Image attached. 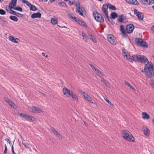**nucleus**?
<instances>
[{
  "instance_id": "f257e3e1",
  "label": "nucleus",
  "mask_w": 154,
  "mask_h": 154,
  "mask_svg": "<svg viewBox=\"0 0 154 154\" xmlns=\"http://www.w3.org/2000/svg\"><path fill=\"white\" fill-rule=\"evenodd\" d=\"M144 70L146 75L149 78H151L154 75V70L153 65L151 62H148L144 67Z\"/></svg>"
},
{
  "instance_id": "f03ea898",
  "label": "nucleus",
  "mask_w": 154,
  "mask_h": 154,
  "mask_svg": "<svg viewBox=\"0 0 154 154\" xmlns=\"http://www.w3.org/2000/svg\"><path fill=\"white\" fill-rule=\"evenodd\" d=\"M122 137L125 139L129 141L135 142V139L131 133L127 130H123L122 133Z\"/></svg>"
},
{
  "instance_id": "7ed1b4c3",
  "label": "nucleus",
  "mask_w": 154,
  "mask_h": 154,
  "mask_svg": "<svg viewBox=\"0 0 154 154\" xmlns=\"http://www.w3.org/2000/svg\"><path fill=\"white\" fill-rule=\"evenodd\" d=\"M131 58H132L131 60H132V62L133 61H138L143 63H145L146 62L147 63V62H149L148 61V59L145 56L143 55L138 54L134 55L132 56Z\"/></svg>"
},
{
  "instance_id": "20e7f679",
  "label": "nucleus",
  "mask_w": 154,
  "mask_h": 154,
  "mask_svg": "<svg viewBox=\"0 0 154 154\" xmlns=\"http://www.w3.org/2000/svg\"><path fill=\"white\" fill-rule=\"evenodd\" d=\"M93 16L97 21L100 23H103L104 22V19L103 16L97 12L94 13Z\"/></svg>"
},
{
  "instance_id": "39448f33",
  "label": "nucleus",
  "mask_w": 154,
  "mask_h": 154,
  "mask_svg": "<svg viewBox=\"0 0 154 154\" xmlns=\"http://www.w3.org/2000/svg\"><path fill=\"white\" fill-rule=\"evenodd\" d=\"M18 115L21 117H23L27 121L31 120L32 121H36V119L33 116L29 115L25 113H20Z\"/></svg>"
},
{
  "instance_id": "423d86ee",
  "label": "nucleus",
  "mask_w": 154,
  "mask_h": 154,
  "mask_svg": "<svg viewBox=\"0 0 154 154\" xmlns=\"http://www.w3.org/2000/svg\"><path fill=\"white\" fill-rule=\"evenodd\" d=\"M28 109L30 112L33 113H41L43 112L41 109L34 106L29 107Z\"/></svg>"
},
{
  "instance_id": "0eeeda50",
  "label": "nucleus",
  "mask_w": 154,
  "mask_h": 154,
  "mask_svg": "<svg viewBox=\"0 0 154 154\" xmlns=\"http://www.w3.org/2000/svg\"><path fill=\"white\" fill-rule=\"evenodd\" d=\"M81 96L85 100L90 103H93L91 97L85 92L81 91L80 92Z\"/></svg>"
},
{
  "instance_id": "6e6552de",
  "label": "nucleus",
  "mask_w": 154,
  "mask_h": 154,
  "mask_svg": "<svg viewBox=\"0 0 154 154\" xmlns=\"http://www.w3.org/2000/svg\"><path fill=\"white\" fill-rule=\"evenodd\" d=\"M107 39L108 41L112 44L116 45L117 43L116 38L112 34H109L108 35Z\"/></svg>"
},
{
  "instance_id": "1a4fd4ad",
  "label": "nucleus",
  "mask_w": 154,
  "mask_h": 154,
  "mask_svg": "<svg viewBox=\"0 0 154 154\" xmlns=\"http://www.w3.org/2000/svg\"><path fill=\"white\" fill-rule=\"evenodd\" d=\"M75 5L77 7L78 6L77 8L76 12L80 15L84 16L83 13L85 11L84 8L83 7H81L79 3L76 4Z\"/></svg>"
},
{
  "instance_id": "9d476101",
  "label": "nucleus",
  "mask_w": 154,
  "mask_h": 154,
  "mask_svg": "<svg viewBox=\"0 0 154 154\" xmlns=\"http://www.w3.org/2000/svg\"><path fill=\"white\" fill-rule=\"evenodd\" d=\"M134 12L135 14L137 17L138 19L139 20L143 21V19L144 17V15L141 12H139L136 9L134 10Z\"/></svg>"
},
{
  "instance_id": "9b49d317",
  "label": "nucleus",
  "mask_w": 154,
  "mask_h": 154,
  "mask_svg": "<svg viewBox=\"0 0 154 154\" xmlns=\"http://www.w3.org/2000/svg\"><path fill=\"white\" fill-rule=\"evenodd\" d=\"M122 52L123 54V55L125 57L126 59L131 62H132V60H132V58L131 57H132V56H130V54H128V53L127 52H126V50L124 48L122 49Z\"/></svg>"
},
{
  "instance_id": "f8f14e48",
  "label": "nucleus",
  "mask_w": 154,
  "mask_h": 154,
  "mask_svg": "<svg viewBox=\"0 0 154 154\" xmlns=\"http://www.w3.org/2000/svg\"><path fill=\"white\" fill-rule=\"evenodd\" d=\"M134 29V26L133 24H130L127 25L126 26V31L128 33H131L132 32Z\"/></svg>"
},
{
  "instance_id": "ddd939ff",
  "label": "nucleus",
  "mask_w": 154,
  "mask_h": 154,
  "mask_svg": "<svg viewBox=\"0 0 154 154\" xmlns=\"http://www.w3.org/2000/svg\"><path fill=\"white\" fill-rule=\"evenodd\" d=\"M140 2L143 5H151L154 3V0H140Z\"/></svg>"
},
{
  "instance_id": "4468645a",
  "label": "nucleus",
  "mask_w": 154,
  "mask_h": 154,
  "mask_svg": "<svg viewBox=\"0 0 154 154\" xmlns=\"http://www.w3.org/2000/svg\"><path fill=\"white\" fill-rule=\"evenodd\" d=\"M72 91H69L65 87L63 88V94L68 97L70 96L71 93H72Z\"/></svg>"
},
{
  "instance_id": "2eb2a0df",
  "label": "nucleus",
  "mask_w": 154,
  "mask_h": 154,
  "mask_svg": "<svg viewBox=\"0 0 154 154\" xmlns=\"http://www.w3.org/2000/svg\"><path fill=\"white\" fill-rule=\"evenodd\" d=\"M9 39L11 41L15 43H18L20 42V40L19 38H15L11 36L9 37Z\"/></svg>"
},
{
  "instance_id": "dca6fc26",
  "label": "nucleus",
  "mask_w": 154,
  "mask_h": 154,
  "mask_svg": "<svg viewBox=\"0 0 154 154\" xmlns=\"http://www.w3.org/2000/svg\"><path fill=\"white\" fill-rule=\"evenodd\" d=\"M6 102L8 103L11 107H13L14 109H16L17 108L16 105L9 99H7L6 100Z\"/></svg>"
},
{
  "instance_id": "f3484780",
  "label": "nucleus",
  "mask_w": 154,
  "mask_h": 154,
  "mask_svg": "<svg viewBox=\"0 0 154 154\" xmlns=\"http://www.w3.org/2000/svg\"><path fill=\"white\" fill-rule=\"evenodd\" d=\"M143 130L144 134L145 136H149L150 134V130L147 127L143 126Z\"/></svg>"
},
{
  "instance_id": "a211bd4d",
  "label": "nucleus",
  "mask_w": 154,
  "mask_h": 154,
  "mask_svg": "<svg viewBox=\"0 0 154 154\" xmlns=\"http://www.w3.org/2000/svg\"><path fill=\"white\" fill-rule=\"evenodd\" d=\"M17 0H11L9 5V9H12L16 5Z\"/></svg>"
},
{
  "instance_id": "6ab92c4d",
  "label": "nucleus",
  "mask_w": 154,
  "mask_h": 154,
  "mask_svg": "<svg viewBox=\"0 0 154 154\" xmlns=\"http://www.w3.org/2000/svg\"><path fill=\"white\" fill-rule=\"evenodd\" d=\"M108 8L107 4H104L102 7V11L104 14L108 13Z\"/></svg>"
},
{
  "instance_id": "aec40b11",
  "label": "nucleus",
  "mask_w": 154,
  "mask_h": 154,
  "mask_svg": "<svg viewBox=\"0 0 154 154\" xmlns=\"http://www.w3.org/2000/svg\"><path fill=\"white\" fill-rule=\"evenodd\" d=\"M41 16V14L39 12L34 13L31 16V17L33 19H34L36 18H40Z\"/></svg>"
},
{
  "instance_id": "412c9836",
  "label": "nucleus",
  "mask_w": 154,
  "mask_h": 154,
  "mask_svg": "<svg viewBox=\"0 0 154 154\" xmlns=\"http://www.w3.org/2000/svg\"><path fill=\"white\" fill-rule=\"evenodd\" d=\"M126 1L131 5H137L138 3L136 0H126Z\"/></svg>"
},
{
  "instance_id": "4be33fe9",
  "label": "nucleus",
  "mask_w": 154,
  "mask_h": 154,
  "mask_svg": "<svg viewBox=\"0 0 154 154\" xmlns=\"http://www.w3.org/2000/svg\"><path fill=\"white\" fill-rule=\"evenodd\" d=\"M77 23H79V24L84 26V27H86L87 26V25L82 20H81L79 19V20H78Z\"/></svg>"
},
{
  "instance_id": "5701e85b",
  "label": "nucleus",
  "mask_w": 154,
  "mask_h": 154,
  "mask_svg": "<svg viewBox=\"0 0 154 154\" xmlns=\"http://www.w3.org/2000/svg\"><path fill=\"white\" fill-rule=\"evenodd\" d=\"M120 29L121 32L125 37H126V33L124 26L122 25H121Z\"/></svg>"
},
{
  "instance_id": "b1692460",
  "label": "nucleus",
  "mask_w": 154,
  "mask_h": 154,
  "mask_svg": "<svg viewBox=\"0 0 154 154\" xmlns=\"http://www.w3.org/2000/svg\"><path fill=\"white\" fill-rule=\"evenodd\" d=\"M142 118L144 119H148L149 118L150 116L148 113L143 112L142 113Z\"/></svg>"
},
{
  "instance_id": "393cba45",
  "label": "nucleus",
  "mask_w": 154,
  "mask_h": 154,
  "mask_svg": "<svg viewBox=\"0 0 154 154\" xmlns=\"http://www.w3.org/2000/svg\"><path fill=\"white\" fill-rule=\"evenodd\" d=\"M101 81L107 87L109 88L110 87V84L106 80L104 79H102L101 80Z\"/></svg>"
},
{
  "instance_id": "a878e982",
  "label": "nucleus",
  "mask_w": 154,
  "mask_h": 154,
  "mask_svg": "<svg viewBox=\"0 0 154 154\" xmlns=\"http://www.w3.org/2000/svg\"><path fill=\"white\" fill-rule=\"evenodd\" d=\"M143 41V40L139 38H137L135 39V42L137 43V44L139 45H140V44L142 43V42Z\"/></svg>"
},
{
  "instance_id": "bb28decb",
  "label": "nucleus",
  "mask_w": 154,
  "mask_h": 154,
  "mask_svg": "<svg viewBox=\"0 0 154 154\" xmlns=\"http://www.w3.org/2000/svg\"><path fill=\"white\" fill-rule=\"evenodd\" d=\"M70 96H71L74 100H78L77 96L73 91L71 93Z\"/></svg>"
},
{
  "instance_id": "cd10ccee",
  "label": "nucleus",
  "mask_w": 154,
  "mask_h": 154,
  "mask_svg": "<svg viewBox=\"0 0 154 154\" xmlns=\"http://www.w3.org/2000/svg\"><path fill=\"white\" fill-rule=\"evenodd\" d=\"M107 4L109 9L113 10H116V8L114 6L111 5L110 3H107Z\"/></svg>"
},
{
  "instance_id": "c85d7f7f",
  "label": "nucleus",
  "mask_w": 154,
  "mask_h": 154,
  "mask_svg": "<svg viewBox=\"0 0 154 154\" xmlns=\"http://www.w3.org/2000/svg\"><path fill=\"white\" fill-rule=\"evenodd\" d=\"M51 22L53 25L56 24L58 23L57 19L52 18L51 20Z\"/></svg>"
},
{
  "instance_id": "c756f323",
  "label": "nucleus",
  "mask_w": 154,
  "mask_h": 154,
  "mask_svg": "<svg viewBox=\"0 0 154 154\" xmlns=\"http://www.w3.org/2000/svg\"><path fill=\"white\" fill-rule=\"evenodd\" d=\"M125 84L127 86H128V87H129L130 88H131V89H132V90H133L134 91L135 90V89L134 88V87H133L132 86V85H131L130 83H129L128 82L126 81H125Z\"/></svg>"
},
{
  "instance_id": "7c9ffc66",
  "label": "nucleus",
  "mask_w": 154,
  "mask_h": 154,
  "mask_svg": "<svg viewBox=\"0 0 154 154\" xmlns=\"http://www.w3.org/2000/svg\"><path fill=\"white\" fill-rule=\"evenodd\" d=\"M111 16L112 18L115 19L118 17V14L115 12H112L111 14Z\"/></svg>"
},
{
  "instance_id": "2f4dec72",
  "label": "nucleus",
  "mask_w": 154,
  "mask_h": 154,
  "mask_svg": "<svg viewBox=\"0 0 154 154\" xmlns=\"http://www.w3.org/2000/svg\"><path fill=\"white\" fill-rule=\"evenodd\" d=\"M12 8L14 9L15 10H16L20 12H21L23 11V9L22 8L20 7L19 6H17L15 7H14V8Z\"/></svg>"
},
{
  "instance_id": "473e14b6",
  "label": "nucleus",
  "mask_w": 154,
  "mask_h": 154,
  "mask_svg": "<svg viewBox=\"0 0 154 154\" xmlns=\"http://www.w3.org/2000/svg\"><path fill=\"white\" fill-rule=\"evenodd\" d=\"M9 18L11 20H13L15 22H17L18 21V18L17 17L14 16H10Z\"/></svg>"
},
{
  "instance_id": "72a5a7b5",
  "label": "nucleus",
  "mask_w": 154,
  "mask_h": 154,
  "mask_svg": "<svg viewBox=\"0 0 154 154\" xmlns=\"http://www.w3.org/2000/svg\"><path fill=\"white\" fill-rule=\"evenodd\" d=\"M22 144L23 145L25 146V147L27 149H29L30 148V145L28 143L24 142L23 141L22 142Z\"/></svg>"
},
{
  "instance_id": "f704fd0d",
  "label": "nucleus",
  "mask_w": 154,
  "mask_h": 154,
  "mask_svg": "<svg viewBox=\"0 0 154 154\" xmlns=\"http://www.w3.org/2000/svg\"><path fill=\"white\" fill-rule=\"evenodd\" d=\"M140 46L144 47V48H147V43L146 42L144 41H143L142 42V43H141L140 45Z\"/></svg>"
},
{
  "instance_id": "c9c22d12",
  "label": "nucleus",
  "mask_w": 154,
  "mask_h": 154,
  "mask_svg": "<svg viewBox=\"0 0 154 154\" xmlns=\"http://www.w3.org/2000/svg\"><path fill=\"white\" fill-rule=\"evenodd\" d=\"M22 2L26 4L29 7L32 5L29 2L26 0H22Z\"/></svg>"
},
{
  "instance_id": "e433bc0d",
  "label": "nucleus",
  "mask_w": 154,
  "mask_h": 154,
  "mask_svg": "<svg viewBox=\"0 0 154 154\" xmlns=\"http://www.w3.org/2000/svg\"><path fill=\"white\" fill-rule=\"evenodd\" d=\"M29 8L30 10H32L33 11H35L37 10L36 7L34 5L32 4Z\"/></svg>"
},
{
  "instance_id": "4c0bfd02",
  "label": "nucleus",
  "mask_w": 154,
  "mask_h": 154,
  "mask_svg": "<svg viewBox=\"0 0 154 154\" xmlns=\"http://www.w3.org/2000/svg\"><path fill=\"white\" fill-rule=\"evenodd\" d=\"M104 99L106 102H107L109 104L112 106V108L114 107L115 106L114 105L112 104L110 101H109V100L107 98L105 97L104 98Z\"/></svg>"
},
{
  "instance_id": "58836bf2",
  "label": "nucleus",
  "mask_w": 154,
  "mask_h": 154,
  "mask_svg": "<svg viewBox=\"0 0 154 154\" xmlns=\"http://www.w3.org/2000/svg\"><path fill=\"white\" fill-rule=\"evenodd\" d=\"M82 35L83 37V38L87 42V40L88 39V37L86 35V34L82 32Z\"/></svg>"
},
{
  "instance_id": "ea45409f",
  "label": "nucleus",
  "mask_w": 154,
  "mask_h": 154,
  "mask_svg": "<svg viewBox=\"0 0 154 154\" xmlns=\"http://www.w3.org/2000/svg\"><path fill=\"white\" fill-rule=\"evenodd\" d=\"M123 15H119L118 19V21L123 22Z\"/></svg>"
},
{
  "instance_id": "a19ab883",
  "label": "nucleus",
  "mask_w": 154,
  "mask_h": 154,
  "mask_svg": "<svg viewBox=\"0 0 154 154\" xmlns=\"http://www.w3.org/2000/svg\"><path fill=\"white\" fill-rule=\"evenodd\" d=\"M58 5L62 7H67L66 4L63 2H60L58 3Z\"/></svg>"
},
{
  "instance_id": "79ce46f5",
  "label": "nucleus",
  "mask_w": 154,
  "mask_h": 154,
  "mask_svg": "<svg viewBox=\"0 0 154 154\" xmlns=\"http://www.w3.org/2000/svg\"><path fill=\"white\" fill-rule=\"evenodd\" d=\"M17 13V12L12 10L11 9H10L9 13L10 14L16 15Z\"/></svg>"
},
{
  "instance_id": "37998d69",
  "label": "nucleus",
  "mask_w": 154,
  "mask_h": 154,
  "mask_svg": "<svg viewBox=\"0 0 154 154\" xmlns=\"http://www.w3.org/2000/svg\"><path fill=\"white\" fill-rule=\"evenodd\" d=\"M0 19L5 23H6L7 22L6 20L4 17H0Z\"/></svg>"
},
{
  "instance_id": "c03bdc74",
  "label": "nucleus",
  "mask_w": 154,
  "mask_h": 154,
  "mask_svg": "<svg viewBox=\"0 0 154 154\" xmlns=\"http://www.w3.org/2000/svg\"><path fill=\"white\" fill-rule=\"evenodd\" d=\"M150 85H151V87L153 88H154V80H151L150 82Z\"/></svg>"
},
{
  "instance_id": "a18cd8bd",
  "label": "nucleus",
  "mask_w": 154,
  "mask_h": 154,
  "mask_svg": "<svg viewBox=\"0 0 154 154\" xmlns=\"http://www.w3.org/2000/svg\"><path fill=\"white\" fill-rule=\"evenodd\" d=\"M90 38L94 42L96 43L97 41L94 36L92 35H90Z\"/></svg>"
},
{
  "instance_id": "49530a36",
  "label": "nucleus",
  "mask_w": 154,
  "mask_h": 154,
  "mask_svg": "<svg viewBox=\"0 0 154 154\" xmlns=\"http://www.w3.org/2000/svg\"><path fill=\"white\" fill-rule=\"evenodd\" d=\"M6 14L5 11L3 10L0 9V14L2 15H5Z\"/></svg>"
},
{
  "instance_id": "de8ad7c7",
  "label": "nucleus",
  "mask_w": 154,
  "mask_h": 154,
  "mask_svg": "<svg viewBox=\"0 0 154 154\" xmlns=\"http://www.w3.org/2000/svg\"><path fill=\"white\" fill-rule=\"evenodd\" d=\"M98 75L99 76V77L101 78L102 79L103 78V77L104 76V75L101 72L99 73Z\"/></svg>"
},
{
  "instance_id": "09e8293b",
  "label": "nucleus",
  "mask_w": 154,
  "mask_h": 154,
  "mask_svg": "<svg viewBox=\"0 0 154 154\" xmlns=\"http://www.w3.org/2000/svg\"><path fill=\"white\" fill-rule=\"evenodd\" d=\"M106 18L109 21H110V19H111V18L109 17V16H108V13H106V14H104Z\"/></svg>"
},
{
  "instance_id": "8fccbe9b",
  "label": "nucleus",
  "mask_w": 154,
  "mask_h": 154,
  "mask_svg": "<svg viewBox=\"0 0 154 154\" xmlns=\"http://www.w3.org/2000/svg\"><path fill=\"white\" fill-rule=\"evenodd\" d=\"M16 16H17L18 17H22L23 16V15L20 14V13L17 12Z\"/></svg>"
},
{
  "instance_id": "3c124183",
  "label": "nucleus",
  "mask_w": 154,
  "mask_h": 154,
  "mask_svg": "<svg viewBox=\"0 0 154 154\" xmlns=\"http://www.w3.org/2000/svg\"><path fill=\"white\" fill-rule=\"evenodd\" d=\"M72 19L77 22H78V20L79 19L75 17H73Z\"/></svg>"
},
{
  "instance_id": "603ef678",
  "label": "nucleus",
  "mask_w": 154,
  "mask_h": 154,
  "mask_svg": "<svg viewBox=\"0 0 154 154\" xmlns=\"http://www.w3.org/2000/svg\"><path fill=\"white\" fill-rule=\"evenodd\" d=\"M89 65L90 66H91V68H92V69H93V70H94V71H95V70L96 69H97L94 66H93V65H92L91 64H89Z\"/></svg>"
},
{
  "instance_id": "864d4df0",
  "label": "nucleus",
  "mask_w": 154,
  "mask_h": 154,
  "mask_svg": "<svg viewBox=\"0 0 154 154\" xmlns=\"http://www.w3.org/2000/svg\"><path fill=\"white\" fill-rule=\"evenodd\" d=\"M5 149L4 151V153L6 154L7 153V151L8 150L7 148L6 144L5 145Z\"/></svg>"
},
{
  "instance_id": "5fc2aeb1",
  "label": "nucleus",
  "mask_w": 154,
  "mask_h": 154,
  "mask_svg": "<svg viewBox=\"0 0 154 154\" xmlns=\"http://www.w3.org/2000/svg\"><path fill=\"white\" fill-rule=\"evenodd\" d=\"M73 15L71 13H69L68 14V16L71 18L72 19V17H73Z\"/></svg>"
},
{
  "instance_id": "6e6d98bb",
  "label": "nucleus",
  "mask_w": 154,
  "mask_h": 154,
  "mask_svg": "<svg viewBox=\"0 0 154 154\" xmlns=\"http://www.w3.org/2000/svg\"><path fill=\"white\" fill-rule=\"evenodd\" d=\"M69 5H73V4H75V5H76L77 4L75 3V2H71L70 1H69Z\"/></svg>"
},
{
  "instance_id": "4d7b16f0",
  "label": "nucleus",
  "mask_w": 154,
  "mask_h": 154,
  "mask_svg": "<svg viewBox=\"0 0 154 154\" xmlns=\"http://www.w3.org/2000/svg\"><path fill=\"white\" fill-rule=\"evenodd\" d=\"M5 140L7 141L10 145L11 144V141L8 138H6L5 139Z\"/></svg>"
},
{
  "instance_id": "13d9d810",
  "label": "nucleus",
  "mask_w": 154,
  "mask_h": 154,
  "mask_svg": "<svg viewBox=\"0 0 154 154\" xmlns=\"http://www.w3.org/2000/svg\"><path fill=\"white\" fill-rule=\"evenodd\" d=\"M56 135L58 137L60 138L61 139L62 138V136L58 133Z\"/></svg>"
},
{
  "instance_id": "bf43d9fd",
  "label": "nucleus",
  "mask_w": 154,
  "mask_h": 154,
  "mask_svg": "<svg viewBox=\"0 0 154 154\" xmlns=\"http://www.w3.org/2000/svg\"><path fill=\"white\" fill-rule=\"evenodd\" d=\"M12 152L13 154H17L14 151L13 146L11 147Z\"/></svg>"
},
{
  "instance_id": "052dcab7",
  "label": "nucleus",
  "mask_w": 154,
  "mask_h": 154,
  "mask_svg": "<svg viewBox=\"0 0 154 154\" xmlns=\"http://www.w3.org/2000/svg\"><path fill=\"white\" fill-rule=\"evenodd\" d=\"M97 74V75L98 74L100 73V71L98 69H97L95 70V71Z\"/></svg>"
},
{
  "instance_id": "680f3d73",
  "label": "nucleus",
  "mask_w": 154,
  "mask_h": 154,
  "mask_svg": "<svg viewBox=\"0 0 154 154\" xmlns=\"http://www.w3.org/2000/svg\"><path fill=\"white\" fill-rule=\"evenodd\" d=\"M51 130L54 132V133L56 131H57L55 129L53 128H51Z\"/></svg>"
},
{
  "instance_id": "e2e57ef3",
  "label": "nucleus",
  "mask_w": 154,
  "mask_h": 154,
  "mask_svg": "<svg viewBox=\"0 0 154 154\" xmlns=\"http://www.w3.org/2000/svg\"><path fill=\"white\" fill-rule=\"evenodd\" d=\"M83 122L84 125H85L87 127L88 124L87 123L84 121Z\"/></svg>"
},
{
  "instance_id": "0e129e2a",
  "label": "nucleus",
  "mask_w": 154,
  "mask_h": 154,
  "mask_svg": "<svg viewBox=\"0 0 154 154\" xmlns=\"http://www.w3.org/2000/svg\"><path fill=\"white\" fill-rule=\"evenodd\" d=\"M55 0H50V2H51V3H52L54 1H55Z\"/></svg>"
},
{
  "instance_id": "69168bd1",
  "label": "nucleus",
  "mask_w": 154,
  "mask_h": 154,
  "mask_svg": "<svg viewBox=\"0 0 154 154\" xmlns=\"http://www.w3.org/2000/svg\"><path fill=\"white\" fill-rule=\"evenodd\" d=\"M9 10H10V9H7V8L6 9V10L8 13H9Z\"/></svg>"
},
{
  "instance_id": "338daca9",
  "label": "nucleus",
  "mask_w": 154,
  "mask_h": 154,
  "mask_svg": "<svg viewBox=\"0 0 154 154\" xmlns=\"http://www.w3.org/2000/svg\"><path fill=\"white\" fill-rule=\"evenodd\" d=\"M39 93H41L44 96V97L45 96V94H44L42 93H41L40 92H39Z\"/></svg>"
},
{
  "instance_id": "774afa93",
  "label": "nucleus",
  "mask_w": 154,
  "mask_h": 154,
  "mask_svg": "<svg viewBox=\"0 0 154 154\" xmlns=\"http://www.w3.org/2000/svg\"><path fill=\"white\" fill-rule=\"evenodd\" d=\"M141 72H142L143 73V72H145V70H144H144H143V69H142L141 70Z\"/></svg>"
}]
</instances>
